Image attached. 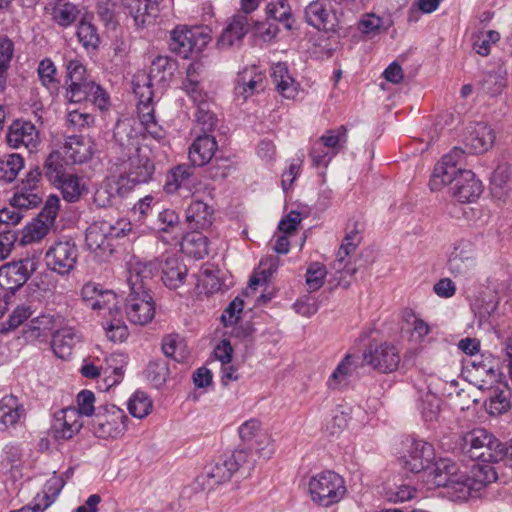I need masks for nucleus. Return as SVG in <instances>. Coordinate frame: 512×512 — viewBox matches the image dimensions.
<instances>
[{
	"label": "nucleus",
	"instance_id": "4d7b16f0",
	"mask_svg": "<svg viewBox=\"0 0 512 512\" xmlns=\"http://www.w3.org/2000/svg\"><path fill=\"white\" fill-rule=\"evenodd\" d=\"M267 14L274 20L282 22L288 29L292 27L291 8L287 0H277L267 5Z\"/></svg>",
	"mask_w": 512,
	"mask_h": 512
},
{
	"label": "nucleus",
	"instance_id": "603ef678",
	"mask_svg": "<svg viewBox=\"0 0 512 512\" xmlns=\"http://www.w3.org/2000/svg\"><path fill=\"white\" fill-rule=\"evenodd\" d=\"M52 226L45 221L36 218L23 230L21 243L23 245L41 241L49 232Z\"/></svg>",
	"mask_w": 512,
	"mask_h": 512
},
{
	"label": "nucleus",
	"instance_id": "338daca9",
	"mask_svg": "<svg viewBox=\"0 0 512 512\" xmlns=\"http://www.w3.org/2000/svg\"><path fill=\"white\" fill-rule=\"evenodd\" d=\"M77 36L85 48H96L99 44L96 28L89 22H80L77 28Z\"/></svg>",
	"mask_w": 512,
	"mask_h": 512
},
{
	"label": "nucleus",
	"instance_id": "680f3d73",
	"mask_svg": "<svg viewBox=\"0 0 512 512\" xmlns=\"http://www.w3.org/2000/svg\"><path fill=\"white\" fill-rule=\"evenodd\" d=\"M499 40L500 34L495 30L482 32L476 37L473 48L477 54L487 56L490 54L491 45L497 43Z\"/></svg>",
	"mask_w": 512,
	"mask_h": 512
},
{
	"label": "nucleus",
	"instance_id": "4c0bfd02",
	"mask_svg": "<svg viewBox=\"0 0 512 512\" xmlns=\"http://www.w3.org/2000/svg\"><path fill=\"white\" fill-rule=\"evenodd\" d=\"M356 369L354 359L351 355H346L327 380V387L331 390H341L345 388L349 382L352 374Z\"/></svg>",
	"mask_w": 512,
	"mask_h": 512
},
{
	"label": "nucleus",
	"instance_id": "79ce46f5",
	"mask_svg": "<svg viewBox=\"0 0 512 512\" xmlns=\"http://www.w3.org/2000/svg\"><path fill=\"white\" fill-rule=\"evenodd\" d=\"M317 141L324 145L327 151L333 152L336 156L347 144L348 129L344 125L329 129Z\"/></svg>",
	"mask_w": 512,
	"mask_h": 512
},
{
	"label": "nucleus",
	"instance_id": "4be33fe9",
	"mask_svg": "<svg viewBox=\"0 0 512 512\" xmlns=\"http://www.w3.org/2000/svg\"><path fill=\"white\" fill-rule=\"evenodd\" d=\"M482 192V182L470 170L461 171L452 186V197L460 203H472Z\"/></svg>",
	"mask_w": 512,
	"mask_h": 512
},
{
	"label": "nucleus",
	"instance_id": "5fc2aeb1",
	"mask_svg": "<svg viewBox=\"0 0 512 512\" xmlns=\"http://www.w3.org/2000/svg\"><path fill=\"white\" fill-rule=\"evenodd\" d=\"M38 76L41 83L51 92L58 91L59 81L56 78L57 69L50 59H44L39 63Z\"/></svg>",
	"mask_w": 512,
	"mask_h": 512
},
{
	"label": "nucleus",
	"instance_id": "c85d7f7f",
	"mask_svg": "<svg viewBox=\"0 0 512 512\" xmlns=\"http://www.w3.org/2000/svg\"><path fill=\"white\" fill-rule=\"evenodd\" d=\"M162 281L170 289L180 287L187 276L186 266L179 260L177 255H167L160 261Z\"/></svg>",
	"mask_w": 512,
	"mask_h": 512
},
{
	"label": "nucleus",
	"instance_id": "bf43d9fd",
	"mask_svg": "<svg viewBox=\"0 0 512 512\" xmlns=\"http://www.w3.org/2000/svg\"><path fill=\"white\" fill-rule=\"evenodd\" d=\"M211 105V101L196 105V122L199 126H201V130L205 133L212 131L215 128L217 122V118L211 110Z\"/></svg>",
	"mask_w": 512,
	"mask_h": 512
},
{
	"label": "nucleus",
	"instance_id": "7c9ffc66",
	"mask_svg": "<svg viewBox=\"0 0 512 512\" xmlns=\"http://www.w3.org/2000/svg\"><path fill=\"white\" fill-rule=\"evenodd\" d=\"M507 84V70L503 65H498L483 74L478 90L483 95L496 97L506 89Z\"/></svg>",
	"mask_w": 512,
	"mask_h": 512
},
{
	"label": "nucleus",
	"instance_id": "1a4fd4ad",
	"mask_svg": "<svg viewBox=\"0 0 512 512\" xmlns=\"http://www.w3.org/2000/svg\"><path fill=\"white\" fill-rule=\"evenodd\" d=\"M443 458L435 460V450L432 444L424 440H412L407 454L403 456V465L406 470L413 473L422 472V482L428 490L440 486L430 485V478L435 472L436 465Z\"/></svg>",
	"mask_w": 512,
	"mask_h": 512
},
{
	"label": "nucleus",
	"instance_id": "13d9d810",
	"mask_svg": "<svg viewBox=\"0 0 512 512\" xmlns=\"http://www.w3.org/2000/svg\"><path fill=\"white\" fill-rule=\"evenodd\" d=\"M78 10L71 3H63L55 6L52 12L53 20L62 27H68L76 20Z\"/></svg>",
	"mask_w": 512,
	"mask_h": 512
},
{
	"label": "nucleus",
	"instance_id": "0e129e2a",
	"mask_svg": "<svg viewBox=\"0 0 512 512\" xmlns=\"http://www.w3.org/2000/svg\"><path fill=\"white\" fill-rule=\"evenodd\" d=\"M157 230L159 232L174 233L179 230V216L174 210L165 209L157 217Z\"/></svg>",
	"mask_w": 512,
	"mask_h": 512
},
{
	"label": "nucleus",
	"instance_id": "4468645a",
	"mask_svg": "<svg viewBox=\"0 0 512 512\" xmlns=\"http://www.w3.org/2000/svg\"><path fill=\"white\" fill-rule=\"evenodd\" d=\"M64 97L70 103L90 101L100 110L107 109L110 103L106 91L92 79L68 83L65 86Z\"/></svg>",
	"mask_w": 512,
	"mask_h": 512
},
{
	"label": "nucleus",
	"instance_id": "0eeeda50",
	"mask_svg": "<svg viewBox=\"0 0 512 512\" xmlns=\"http://www.w3.org/2000/svg\"><path fill=\"white\" fill-rule=\"evenodd\" d=\"M463 446L472 459L483 463H497L504 460V443L486 429L477 428L463 436Z\"/></svg>",
	"mask_w": 512,
	"mask_h": 512
},
{
	"label": "nucleus",
	"instance_id": "423d86ee",
	"mask_svg": "<svg viewBox=\"0 0 512 512\" xmlns=\"http://www.w3.org/2000/svg\"><path fill=\"white\" fill-rule=\"evenodd\" d=\"M308 490L313 503L322 508L339 503L347 493L345 479L332 470H324L311 476Z\"/></svg>",
	"mask_w": 512,
	"mask_h": 512
},
{
	"label": "nucleus",
	"instance_id": "3c124183",
	"mask_svg": "<svg viewBox=\"0 0 512 512\" xmlns=\"http://www.w3.org/2000/svg\"><path fill=\"white\" fill-rule=\"evenodd\" d=\"M123 5L134 19L137 26H144L149 22V0H122Z\"/></svg>",
	"mask_w": 512,
	"mask_h": 512
},
{
	"label": "nucleus",
	"instance_id": "6ab92c4d",
	"mask_svg": "<svg viewBox=\"0 0 512 512\" xmlns=\"http://www.w3.org/2000/svg\"><path fill=\"white\" fill-rule=\"evenodd\" d=\"M132 190L131 184L122 175L109 177L96 190L94 202L99 207L112 206L117 204Z\"/></svg>",
	"mask_w": 512,
	"mask_h": 512
},
{
	"label": "nucleus",
	"instance_id": "473e14b6",
	"mask_svg": "<svg viewBox=\"0 0 512 512\" xmlns=\"http://www.w3.org/2000/svg\"><path fill=\"white\" fill-rule=\"evenodd\" d=\"M52 185L60 190L63 199L70 203L79 201L88 191L83 178L73 173H67L59 181L52 183Z\"/></svg>",
	"mask_w": 512,
	"mask_h": 512
},
{
	"label": "nucleus",
	"instance_id": "b1692460",
	"mask_svg": "<svg viewBox=\"0 0 512 512\" xmlns=\"http://www.w3.org/2000/svg\"><path fill=\"white\" fill-rule=\"evenodd\" d=\"M35 269L36 264L30 259L2 265V277L5 278V284L2 283V288L11 292L15 291L26 283Z\"/></svg>",
	"mask_w": 512,
	"mask_h": 512
},
{
	"label": "nucleus",
	"instance_id": "2f4dec72",
	"mask_svg": "<svg viewBox=\"0 0 512 512\" xmlns=\"http://www.w3.org/2000/svg\"><path fill=\"white\" fill-rule=\"evenodd\" d=\"M25 417L24 405L15 395L10 394L2 398V425L5 426V429L21 427Z\"/></svg>",
	"mask_w": 512,
	"mask_h": 512
},
{
	"label": "nucleus",
	"instance_id": "cd10ccee",
	"mask_svg": "<svg viewBox=\"0 0 512 512\" xmlns=\"http://www.w3.org/2000/svg\"><path fill=\"white\" fill-rule=\"evenodd\" d=\"M272 81L278 93L285 99L295 100L301 91L300 83L289 73L285 63L279 62L273 65L271 73Z\"/></svg>",
	"mask_w": 512,
	"mask_h": 512
},
{
	"label": "nucleus",
	"instance_id": "2eb2a0df",
	"mask_svg": "<svg viewBox=\"0 0 512 512\" xmlns=\"http://www.w3.org/2000/svg\"><path fill=\"white\" fill-rule=\"evenodd\" d=\"M464 156V151L459 147H454L449 153L444 155L435 165L431 175L429 185L432 191H439L449 184H454L459 173V162Z\"/></svg>",
	"mask_w": 512,
	"mask_h": 512
},
{
	"label": "nucleus",
	"instance_id": "9b49d317",
	"mask_svg": "<svg viewBox=\"0 0 512 512\" xmlns=\"http://www.w3.org/2000/svg\"><path fill=\"white\" fill-rule=\"evenodd\" d=\"M128 416L124 410L113 404H107L95 413L91 429L93 433L103 439L118 438L127 430Z\"/></svg>",
	"mask_w": 512,
	"mask_h": 512
},
{
	"label": "nucleus",
	"instance_id": "37998d69",
	"mask_svg": "<svg viewBox=\"0 0 512 512\" xmlns=\"http://www.w3.org/2000/svg\"><path fill=\"white\" fill-rule=\"evenodd\" d=\"M193 170L186 164H181L173 168L167 175L164 185L165 192L173 194L179 189L188 187Z\"/></svg>",
	"mask_w": 512,
	"mask_h": 512
},
{
	"label": "nucleus",
	"instance_id": "f257e3e1",
	"mask_svg": "<svg viewBox=\"0 0 512 512\" xmlns=\"http://www.w3.org/2000/svg\"><path fill=\"white\" fill-rule=\"evenodd\" d=\"M114 145L111 148L114 164L120 166L122 175L134 188L152 179L155 166L151 150L140 146V137L129 124H117L114 130Z\"/></svg>",
	"mask_w": 512,
	"mask_h": 512
},
{
	"label": "nucleus",
	"instance_id": "e2e57ef3",
	"mask_svg": "<svg viewBox=\"0 0 512 512\" xmlns=\"http://www.w3.org/2000/svg\"><path fill=\"white\" fill-rule=\"evenodd\" d=\"M33 314L32 306L30 304L18 305L10 314L6 327H2V332L12 331L22 325Z\"/></svg>",
	"mask_w": 512,
	"mask_h": 512
},
{
	"label": "nucleus",
	"instance_id": "aec40b11",
	"mask_svg": "<svg viewBox=\"0 0 512 512\" xmlns=\"http://www.w3.org/2000/svg\"><path fill=\"white\" fill-rule=\"evenodd\" d=\"M83 426L82 418L75 407H67L55 413L51 430L56 439H71Z\"/></svg>",
	"mask_w": 512,
	"mask_h": 512
},
{
	"label": "nucleus",
	"instance_id": "6e6d98bb",
	"mask_svg": "<svg viewBox=\"0 0 512 512\" xmlns=\"http://www.w3.org/2000/svg\"><path fill=\"white\" fill-rule=\"evenodd\" d=\"M24 167V159L18 153H12L2 160V180L12 182Z\"/></svg>",
	"mask_w": 512,
	"mask_h": 512
},
{
	"label": "nucleus",
	"instance_id": "c756f323",
	"mask_svg": "<svg viewBox=\"0 0 512 512\" xmlns=\"http://www.w3.org/2000/svg\"><path fill=\"white\" fill-rule=\"evenodd\" d=\"M81 335L72 327H60L53 333L52 349L61 359H68L75 346L80 343Z\"/></svg>",
	"mask_w": 512,
	"mask_h": 512
},
{
	"label": "nucleus",
	"instance_id": "393cba45",
	"mask_svg": "<svg viewBox=\"0 0 512 512\" xmlns=\"http://www.w3.org/2000/svg\"><path fill=\"white\" fill-rule=\"evenodd\" d=\"M41 180V171L39 168L32 169L28 172L25 180L22 182L20 191L15 193L12 198V205L30 209L36 207L41 202L38 194L37 186Z\"/></svg>",
	"mask_w": 512,
	"mask_h": 512
},
{
	"label": "nucleus",
	"instance_id": "49530a36",
	"mask_svg": "<svg viewBox=\"0 0 512 512\" xmlns=\"http://www.w3.org/2000/svg\"><path fill=\"white\" fill-rule=\"evenodd\" d=\"M66 165L67 161L60 151L54 150L48 155L44 163V170L51 184L59 181L61 177L68 173L66 172Z\"/></svg>",
	"mask_w": 512,
	"mask_h": 512
},
{
	"label": "nucleus",
	"instance_id": "f8f14e48",
	"mask_svg": "<svg viewBox=\"0 0 512 512\" xmlns=\"http://www.w3.org/2000/svg\"><path fill=\"white\" fill-rule=\"evenodd\" d=\"M79 252L70 239H62L53 243L45 253V263L48 269L59 274L68 275L74 270Z\"/></svg>",
	"mask_w": 512,
	"mask_h": 512
},
{
	"label": "nucleus",
	"instance_id": "774afa93",
	"mask_svg": "<svg viewBox=\"0 0 512 512\" xmlns=\"http://www.w3.org/2000/svg\"><path fill=\"white\" fill-rule=\"evenodd\" d=\"M146 377L156 388L161 387L168 377L166 364L159 361H151L146 369Z\"/></svg>",
	"mask_w": 512,
	"mask_h": 512
},
{
	"label": "nucleus",
	"instance_id": "052dcab7",
	"mask_svg": "<svg viewBox=\"0 0 512 512\" xmlns=\"http://www.w3.org/2000/svg\"><path fill=\"white\" fill-rule=\"evenodd\" d=\"M327 270L324 265L314 262L309 265L306 272V284L310 291H316L320 289L323 284Z\"/></svg>",
	"mask_w": 512,
	"mask_h": 512
},
{
	"label": "nucleus",
	"instance_id": "a211bd4d",
	"mask_svg": "<svg viewBox=\"0 0 512 512\" xmlns=\"http://www.w3.org/2000/svg\"><path fill=\"white\" fill-rule=\"evenodd\" d=\"M7 144L12 148L25 147L29 152H35L40 144L39 132L29 121H14L6 135Z\"/></svg>",
	"mask_w": 512,
	"mask_h": 512
},
{
	"label": "nucleus",
	"instance_id": "ea45409f",
	"mask_svg": "<svg viewBox=\"0 0 512 512\" xmlns=\"http://www.w3.org/2000/svg\"><path fill=\"white\" fill-rule=\"evenodd\" d=\"M182 251L196 259H202L209 253L208 239L200 232L187 233L181 242Z\"/></svg>",
	"mask_w": 512,
	"mask_h": 512
},
{
	"label": "nucleus",
	"instance_id": "ddd939ff",
	"mask_svg": "<svg viewBox=\"0 0 512 512\" xmlns=\"http://www.w3.org/2000/svg\"><path fill=\"white\" fill-rule=\"evenodd\" d=\"M400 360L399 349L388 342L371 343L363 354L364 363L381 373H391L397 370Z\"/></svg>",
	"mask_w": 512,
	"mask_h": 512
},
{
	"label": "nucleus",
	"instance_id": "412c9836",
	"mask_svg": "<svg viewBox=\"0 0 512 512\" xmlns=\"http://www.w3.org/2000/svg\"><path fill=\"white\" fill-rule=\"evenodd\" d=\"M495 140L496 133L488 123L476 122L467 127L464 142L472 153H484L493 147Z\"/></svg>",
	"mask_w": 512,
	"mask_h": 512
},
{
	"label": "nucleus",
	"instance_id": "9d476101",
	"mask_svg": "<svg viewBox=\"0 0 512 512\" xmlns=\"http://www.w3.org/2000/svg\"><path fill=\"white\" fill-rule=\"evenodd\" d=\"M212 40L207 26H177L171 32L170 48L180 57L187 59L198 55Z\"/></svg>",
	"mask_w": 512,
	"mask_h": 512
},
{
	"label": "nucleus",
	"instance_id": "58836bf2",
	"mask_svg": "<svg viewBox=\"0 0 512 512\" xmlns=\"http://www.w3.org/2000/svg\"><path fill=\"white\" fill-rule=\"evenodd\" d=\"M63 322L64 318L59 314H41L30 320L26 333L34 338L46 336L53 329H59Z\"/></svg>",
	"mask_w": 512,
	"mask_h": 512
},
{
	"label": "nucleus",
	"instance_id": "72a5a7b5",
	"mask_svg": "<svg viewBox=\"0 0 512 512\" xmlns=\"http://www.w3.org/2000/svg\"><path fill=\"white\" fill-rule=\"evenodd\" d=\"M217 142L211 135L198 136L189 148V159L195 166L207 164L215 154Z\"/></svg>",
	"mask_w": 512,
	"mask_h": 512
},
{
	"label": "nucleus",
	"instance_id": "39448f33",
	"mask_svg": "<svg viewBox=\"0 0 512 512\" xmlns=\"http://www.w3.org/2000/svg\"><path fill=\"white\" fill-rule=\"evenodd\" d=\"M168 64L169 62L166 57H157L150 67L149 76L146 77L147 82L143 86L138 83L134 85V93L139 97L137 110L140 123L144 130L157 140L162 139L165 132L155 119L151 80L156 79L161 70H165Z\"/></svg>",
	"mask_w": 512,
	"mask_h": 512
},
{
	"label": "nucleus",
	"instance_id": "c9c22d12",
	"mask_svg": "<svg viewBox=\"0 0 512 512\" xmlns=\"http://www.w3.org/2000/svg\"><path fill=\"white\" fill-rule=\"evenodd\" d=\"M116 360V355H110L105 359L104 364H96L95 362H85L81 367V374L90 379L97 378L100 375H105L110 378V371L114 374V378L109 382V386H113L120 382L123 376V370L121 367H114L112 365Z\"/></svg>",
	"mask_w": 512,
	"mask_h": 512
},
{
	"label": "nucleus",
	"instance_id": "a19ab883",
	"mask_svg": "<svg viewBox=\"0 0 512 512\" xmlns=\"http://www.w3.org/2000/svg\"><path fill=\"white\" fill-rule=\"evenodd\" d=\"M182 90L193 101L195 106L210 101L208 94L198 81L196 69L193 65H190L187 69V76L182 82Z\"/></svg>",
	"mask_w": 512,
	"mask_h": 512
},
{
	"label": "nucleus",
	"instance_id": "8fccbe9b",
	"mask_svg": "<svg viewBox=\"0 0 512 512\" xmlns=\"http://www.w3.org/2000/svg\"><path fill=\"white\" fill-rule=\"evenodd\" d=\"M89 307L100 311L104 318L113 314L119 315L120 311L117 296L110 290H101Z\"/></svg>",
	"mask_w": 512,
	"mask_h": 512
},
{
	"label": "nucleus",
	"instance_id": "6e6552de",
	"mask_svg": "<svg viewBox=\"0 0 512 512\" xmlns=\"http://www.w3.org/2000/svg\"><path fill=\"white\" fill-rule=\"evenodd\" d=\"M447 267L449 272L455 278H459L465 286L473 283L477 278L476 245L468 239L456 241L449 253Z\"/></svg>",
	"mask_w": 512,
	"mask_h": 512
},
{
	"label": "nucleus",
	"instance_id": "f3484780",
	"mask_svg": "<svg viewBox=\"0 0 512 512\" xmlns=\"http://www.w3.org/2000/svg\"><path fill=\"white\" fill-rule=\"evenodd\" d=\"M306 22L323 31H335L338 24V16L332 5V0H314L305 8Z\"/></svg>",
	"mask_w": 512,
	"mask_h": 512
},
{
	"label": "nucleus",
	"instance_id": "f03ea898",
	"mask_svg": "<svg viewBox=\"0 0 512 512\" xmlns=\"http://www.w3.org/2000/svg\"><path fill=\"white\" fill-rule=\"evenodd\" d=\"M471 474L459 472L457 465L450 459L438 462L435 472L430 478V485L443 486L446 495L454 502H463L472 496L473 491H479L498 478L495 468L488 463L474 464Z\"/></svg>",
	"mask_w": 512,
	"mask_h": 512
},
{
	"label": "nucleus",
	"instance_id": "5701e85b",
	"mask_svg": "<svg viewBox=\"0 0 512 512\" xmlns=\"http://www.w3.org/2000/svg\"><path fill=\"white\" fill-rule=\"evenodd\" d=\"M251 26V18L247 15H234L223 29L217 40L220 49H228L240 45Z\"/></svg>",
	"mask_w": 512,
	"mask_h": 512
},
{
	"label": "nucleus",
	"instance_id": "dca6fc26",
	"mask_svg": "<svg viewBox=\"0 0 512 512\" xmlns=\"http://www.w3.org/2000/svg\"><path fill=\"white\" fill-rule=\"evenodd\" d=\"M242 441L254 444L260 457L270 459L275 453V447L271 436L262 428L257 419H249L240 425L238 429Z\"/></svg>",
	"mask_w": 512,
	"mask_h": 512
},
{
	"label": "nucleus",
	"instance_id": "864d4df0",
	"mask_svg": "<svg viewBox=\"0 0 512 512\" xmlns=\"http://www.w3.org/2000/svg\"><path fill=\"white\" fill-rule=\"evenodd\" d=\"M360 243V235L357 232H351L344 238L338 252L335 268L344 270L346 268V257L353 253Z\"/></svg>",
	"mask_w": 512,
	"mask_h": 512
},
{
	"label": "nucleus",
	"instance_id": "20e7f679",
	"mask_svg": "<svg viewBox=\"0 0 512 512\" xmlns=\"http://www.w3.org/2000/svg\"><path fill=\"white\" fill-rule=\"evenodd\" d=\"M131 231L132 224L127 219H118L115 222L96 221L87 229L86 246L97 257L104 259L112 254L115 241Z\"/></svg>",
	"mask_w": 512,
	"mask_h": 512
},
{
	"label": "nucleus",
	"instance_id": "c03bdc74",
	"mask_svg": "<svg viewBox=\"0 0 512 512\" xmlns=\"http://www.w3.org/2000/svg\"><path fill=\"white\" fill-rule=\"evenodd\" d=\"M63 487V482L58 477H52L45 484L43 494H38L34 499V505L32 512H43L46 510L54 501L57 495L60 493Z\"/></svg>",
	"mask_w": 512,
	"mask_h": 512
},
{
	"label": "nucleus",
	"instance_id": "bb28decb",
	"mask_svg": "<svg viewBox=\"0 0 512 512\" xmlns=\"http://www.w3.org/2000/svg\"><path fill=\"white\" fill-rule=\"evenodd\" d=\"M63 150L71 163L82 164L92 158L96 145L90 137L70 136L65 140Z\"/></svg>",
	"mask_w": 512,
	"mask_h": 512
},
{
	"label": "nucleus",
	"instance_id": "f704fd0d",
	"mask_svg": "<svg viewBox=\"0 0 512 512\" xmlns=\"http://www.w3.org/2000/svg\"><path fill=\"white\" fill-rule=\"evenodd\" d=\"M236 473L234 466L226 458L222 462H218L206 469L205 474L198 478V481L204 486V488L212 489L216 485L227 482Z\"/></svg>",
	"mask_w": 512,
	"mask_h": 512
},
{
	"label": "nucleus",
	"instance_id": "de8ad7c7",
	"mask_svg": "<svg viewBox=\"0 0 512 512\" xmlns=\"http://www.w3.org/2000/svg\"><path fill=\"white\" fill-rule=\"evenodd\" d=\"M127 408L133 417L143 419L151 413L153 402L147 393L138 390L129 398Z\"/></svg>",
	"mask_w": 512,
	"mask_h": 512
},
{
	"label": "nucleus",
	"instance_id": "09e8293b",
	"mask_svg": "<svg viewBox=\"0 0 512 512\" xmlns=\"http://www.w3.org/2000/svg\"><path fill=\"white\" fill-rule=\"evenodd\" d=\"M162 351L177 362L185 361L189 354L183 339L178 334H170L163 338Z\"/></svg>",
	"mask_w": 512,
	"mask_h": 512
},
{
	"label": "nucleus",
	"instance_id": "e433bc0d",
	"mask_svg": "<svg viewBox=\"0 0 512 512\" xmlns=\"http://www.w3.org/2000/svg\"><path fill=\"white\" fill-rule=\"evenodd\" d=\"M186 220L193 229H206L213 221V210L206 203L195 200L186 210Z\"/></svg>",
	"mask_w": 512,
	"mask_h": 512
},
{
	"label": "nucleus",
	"instance_id": "69168bd1",
	"mask_svg": "<svg viewBox=\"0 0 512 512\" xmlns=\"http://www.w3.org/2000/svg\"><path fill=\"white\" fill-rule=\"evenodd\" d=\"M440 398L435 394L427 393L420 404L422 417L425 421H434L437 419L440 411Z\"/></svg>",
	"mask_w": 512,
	"mask_h": 512
},
{
	"label": "nucleus",
	"instance_id": "7ed1b4c3",
	"mask_svg": "<svg viewBox=\"0 0 512 512\" xmlns=\"http://www.w3.org/2000/svg\"><path fill=\"white\" fill-rule=\"evenodd\" d=\"M154 274L152 263L130 261L128 263L127 283L130 292L125 302L127 319L135 325H146L155 316V303L149 293V282Z\"/></svg>",
	"mask_w": 512,
	"mask_h": 512
},
{
	"label": "nucleus",
	"instance_id": "a18cd8bd",
	"mask_svg": "<svg viewBox=\"0 0 512 512\" xmlns=\"http://www.w3.org/2000/svg\"><path fill=\"white\" fill-rule=\"evenodd\" d=\"M103 327L107 338L112 342H123L128 338V327L122 319V313L119 315H110L104 318Z\"/></svg>",
	"mask_w": 512,
	"mask_h": 512
},
{
	"label": "nucleus",
	"instance_id": "a878e982",
	"mask_svg": "<svg viewBox=\"0 0 512 512\" xmlns=\"http://www.w3.org/2000/svg\"><path fill=\"white\" fill-rule=\"evenodd\" d=\"M264 80V74L256 66L245 67L237 76L235 93L246 100L264 89Z\"/></svg>",
	"mask_w": 512,
	"mask_h": 512
}]
</instances>
